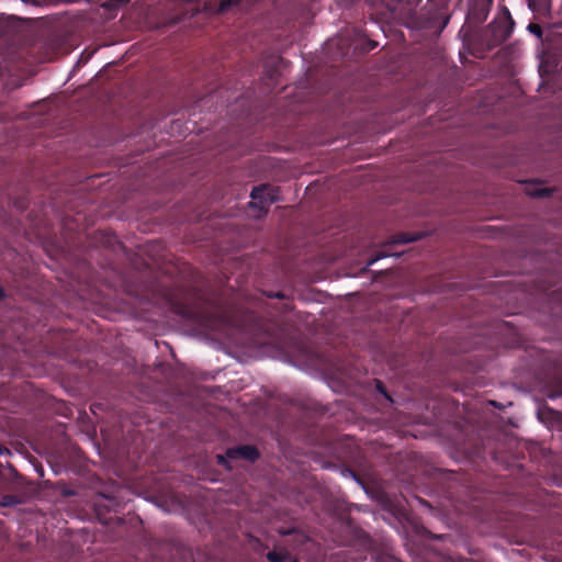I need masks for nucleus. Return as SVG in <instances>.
I'll return each mask as SVG.
<instances>
[{"instance_id":"nucleus-8","label":"nucleus","mask_w":562,"mask_h":562,"mask_svg":"<svg viewBox=\"0 0 562 562\" xmlns=\"http://www.w3.org/2000/svg\"><path fill=\"white\" fill-rule=\"evenodd\" d=\"M77 0H35L36 4H56V3H71Z\"/></svg>"},{"instance_id":"nucleus-1","label":"nucleus","mask_w":562,"mask_h":562,"mask_svg":"<svg viewBox=\"0 0 562 562\" xmlns=\"http://www.w3.org/2000/svg\"><path fill=\"white\" fill-rule=\"evenodd\" d=\"M514 24L509 11L505 8L504 13L495 18L482 32L481 37L488 48H494L512 35Z\"/></svg>"},{"instance_id":"nucleus-13","label":"nucleus","mask_w":562,"mask_h":562,"mask_svg":"<svg viewBox=\"0 0 562 562\" xmlns=\"http://www.w3.org/2000/svg\"><path fill=\"white\" fill-rule=\"evenodd\" d=\"M9 453H10L9 449L0 445V456L9 454Z\"/></svg>"},{"instance_id":"nucleus-6","label":"nucleus","mask_w":562,"mask_h":562,"mask_svg":"<svg viewBox=\"0 0 562 562\" xmlns=\"http://www.w3.org/2000/svg\"><path fill=\"white\" fill-rule=\"evenodd\" d=\"M269 562H297L286 550L270 551L267 553Z\"/></svg>"},{"instance_id":"nucleus-16","label":"nucleus","mask_w":562,"mask_h":562,"mask_svg":"<svg viewBox=\"0 0 562 562\" xmlns=\"http://www.w3.org/2000/svg\"><path fill=\"white\" fill-rule=\"evenodd\" d=\"M5 297L4 289L0 285V301H2Z\"/></svg>"},{"instance_id":"nucleus-14","label":"nucleus","mask_w":562,"mask_h":562,"mask_svg":"<svg viewBox=\"0 0 562 562\" xmlns=\"http://www.w3.org/2000/svg\"><path fill=\"white\" fill-rule=\"evenodd\" d=\"M217 459L220 465H226V459L223 456H217Z\"/></svg>"},{"instance_id":"nucleus-11","label":"nucleus","mask_w":562,"mask_h":562,"mask_svg":"<svg viewBox=\"0 0 562 562\" xmlns=\"http://www.w3.org/2000/svg\"><path fill=\"white\" fill-rule=\"evenodd\" d=\"M528 30L533 33L535 35H537L538 37H541L542 36V29L539 24H536V23H530L528 25Z\"/></svg>"},{"instance_id":"nucleus-5","label":"nucleus","mask_w":562,"mask_h":562,"mask_svg":"<svg viewBox=\"0 0 562 562\" xmlns=\"http://www.w3.org/2000/svg\"><path fill=\"white\" fill-rule=\"evenodd\" d=\"M257 0H221L218 5V12L224 13L233 8L239 10H247Z\"/></svg>"},{"instance_id":"nucleus-7","label":"nucleus","mask_w":562,"mask_h":562,"mask_svg":"<svg viewBox=\"0 0 562 562\" xmlns=\"http://www.w3.org/2000/svg\"><path fill=\"white\" fill-rule=\"evenodd\" d=\"M416 240L415 237H411L408 234H400L395 237L394 243L396 244H407Z\"/></svg>"},{"instance_id":"nucleus-2","label":"nucleus","mask_w":562,"mask_h":562,"mask_svg":"<svg viewBox=\"0 0 562 562\" xmlns=\"http://www.w3.org/2000/svg\"><path fill=\"white\" fill-rule=\"evenodd\" d=\"M449 18L446 16L442 22H439L438 12L435 13H418L409 10L407 15L406 25L412 29L431 31L437 27L436 32L440 33L448 24Z\"/></svg>"},{"instance_id":"nucleus-18","label":"nucleus","mask_w":562,"mask_h":562,"mask_svg":"<svg viewBox=\"0 0 562 562\" xmlns=\"http://www.w3.org/2000/svg\"><path fill=\"white\" fill-rule=\"evenodd\" d=\"M369 45H370V49H373L376 47L378 44L373 41H370Z\"/></svg>"},{"instance_id":"nucleus-10","label":"nucleus","mask_w":562,"mask_h":562,"mask_svg":"<svg viewBox=\"0 0 562 562\" xmlns=\"http://www.w3.org/2000/svg\"><path fill=\"white\" fill-rule=\"evenodd\" d=\"M551 193V190L548 189V188H542V189H537V190H533L530 192V195L532 196H538V198H542V196H549Z\"/></svg>"},{"instance_id":"nucleus-19","label":"nucleus","mask_w":562,"mask_h":562,"mask_svg":"<svg viewBox=\"0 0 562 562\" xmlns=\"http://www.w3.org/2000/svg\"><path fill=\"white\" fill-rule=\"evenodd\" d=\"M393 562H400V561H397V560H394Z\"/></svg>"},{"instance_id":"nucleus-15","label":"nucleus","mask_w":562,"mask_h":562,"mask_svg":"<svg viewBox=\"0 0 562 562\" xmlns=\"http://www.w3.org/2000/svg\"><path fill=\"white\" fill-rule=\"evenodd\" d=\"M270 297L283 299V294L281 292H277L269 295Z\"/></svg>"},{"instance_id":"nucleus-3","label":"nucleus","mask_w":562,"mask_h":562,"mask_svg":"<svg viewBox=\"0 0 562 562\" xmlns=\"http://www.w3.org/2000/svg\"><path fill=\"white\" fill-rule=\"evenodd\" d=\"M250 198V207H258L261 212L267 213L269 206L279 200V188L271 184L254 187Z\"/></svg>"},{"instance_id":"nucleus-12","label":"nucleus","mask_w":562,"mask_h":562,"mask_svg":"<svg viewBox=\"0 0 562 562\" xmlns=\"http://www.w3.org/2000/svg\"><path fill=\"white\" fill-rule=\"evenodd\" d=\"M550 398H558L560 396H562V389L561 390H558V391H553L551 393H549L548 395Z\"/></svg>"},{"instance_id":"nucleus-4","label":"nucleus","mask_w":562,"mask_h":562,"mask_svg":"<svg viewBox=\"0 0 562 562\" xmlns=\"http://www.w3.org/2000/svg\"><path fill=\"white\" fill-rule=\"evenodd\" d=\"M226 456L229 459H244L250 462H255L259 459V451L255 446H238L234 448H229L226 451Z\"/></svg>"},{"instance_id":"nucleus-17","label":"nucleus","mask_w":562,"mask_h":562,"mask_svg":"<svg viewBox=\"0 0 562 562\" xmlns=\"http://www.w3.org/2000/svg\"><path fill=\"white\" fill-rule=\"evenodd\" d=\"M217 317H218V321H220L221 323L225 322V315H224L222 312H221V313H218V316H217Z\"/></svg>"},{"instance_id":"nucleus-9","label":"nucleus","mask_w":562,"mask_h":562,"mask_svg":"<svg viewBox=\"0 0 562 562\" xmlns=\"http://www.w3.org/2000/svg\"><path fill=\"white\" fill-rule=\"evenodd\" d=\"M375 389H376V391H378L380 394L384 395V396H385V398L391 400V397H390V395H389V393H387V391H386V387H385V385L383 384V382H382V381H380V380H375Z\"/></svg>"}]
</instances>
